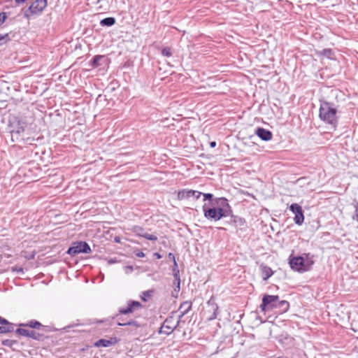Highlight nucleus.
I'll return each mask as SVG.
<instances>
[{
	"label": "nucleus",
	"instance_id": "f257e3e1",
	"mask_svg": "<svg viewBox=\"0 0 358 358\" xmlns=\"http://www.w3.org/2000/svg\"><path fill=\"white\" fill-rule=\"evenodd\" d=\"M216 203L219 207L207 208L206 204L203 206L204 217L207 220L216 222L222 217L231 215L232 210L226 198H217Z\"/></svg>",
	"mask_w": 358,
	"mask_h": 358
},
{
	"label": "nucleus",
	"instance_id": "f03ea898",
	"mask_svg": "<svg viewBox=\"0 0 358 358\" xmlns=\"http://www.w3.org/2000/svg\"><path fill=\"white\" fill-rule=\"evenodd\" d=\"M337 109L333 103L322 101L320 102L319 117L320 118L330 124L334 129L338 125Z\"/></svg>",
	"mask_w": 358,
	"mask_h": 358
},
{
	"label": "nucleus",
	"instance_id": "7ed1b4c3",
	"mask_svg": "<svg viewBox=\"0 0 358 358\" xmlns=\"http://www.w3.org/2000/svg\"><path fill=\"white\" fill-rule=\"evenodd\" d=\"M313 264V260L308 259L305 260L302 256H293L291 255L289 257V264L290 268L299 273H303L309 271Z\"/></svg>",
	"mask_w": 358,
	"mask_h": 358
},
{
	"label": "nucleus",
	"instance_id": "20e7f679",
	"mask_svg": "<svg viewBox=\"0 0 358 358\" xmlns=\"http://www.w3.org/2000/svg\"><path fill=\"white\" fill-rule=\"evenodd\" d=\"M278 296L264 294L259 308L262 312H267L277 308Z\"/></svg>",
	"mask_w": 358,
	"mask_h": 358
},
{
	"label": "nucleus",
	"instance_id": "39448f33",
	"mask_svg": "<svg viewBox=\"0 0 358 358\" xmlns=\"http://www.w3.org/2000/svg\"><path fill=\"white\" fill-rule=\"evenodd\" d=\"M47 6V0H36L24 13V17L29 18L34 14H39Z\"/></svg>",
	"mask_w": 358,
	"mask_h": 358
},
{
	"label": "nucleus",
	"instance_id": "423d86ee",
	"mask_svg": "<svg viewBox=\"0 0 358 358\" xmlns=\"http://www.w3.org/2000/svg\"><path fill=\"white\" fill-rule=\"evenodd\" d=\"M90 252V245L86 242L83 241L74 243L67 250V253L71 256H76L80 253L88 254Z\"/></svg>",
	"mask_w": 358,
	"mask_h": 358
},
{
	"label": "nucleus",
	"instance_id": "0eeeda50",
	"mask_svg": "<svg viewBox=\"0 0 358 358\" xmlns=\"http://www.w3.org/2000/svg\"><path fill=\"white\" fill-rule=\"evenodd\" d=\"M143 308L142 304L137 301L129 300L127 301L126 307H122L118 309L119 315H127Z\"/></svg>",
	"mask_w": 358,
	"mask_h": 358
},
{
	"label": "nucleus",
	"instance_id": "6e6552de",
	"mask_svg": "<svg viewBox=\"0 0 358 358\" xmlns=\"http://www.w3.org/2000/svg\"><path fill=\"white\" fill-rule=\"evenodd\" d=\"M173 317H167L162 324L159 333L165 335L171 334L180 323V319L176 322V324H173Z\"/></svg>",
	"mask_w": 358,
	"mask_h": 358
},
{
	"label": "nucleus",
	"instance_id": "1a4fd4ad",
	"mask_svg": "<svg viewBox=\"0 0 358 358\" xmlns=\"http://www.w3.org/2000/svg\"><path fill=\"white\" fill-rule=\"evenodd\" d=\"M218 306L212 298L206 303V310L205 314L207 315V320L210 321L215 320L217 316Z\"/></svg>",
	"mask_w": 358,
	"mask_h": 358
},
{
	"label": "nucleus",
	"instance_id": "9d476101",
	"mask_svg": "<svg viewBox=\"0 0 358 358\" xmlns=\"http://www.w3.org/2000/svg\"><path fill=\"white\" fill-rule=\"evenodd\" d=\"M289 210L294 214V220L295 224L301 225L304 221V215L302 208L298 203H292L289 206Z\"/></svg>",
	"mask_w": 358,
	"mask_h": 358
},
{
	"label": "nucleus",
	"instance_id": "9b49d317",
	"mask_svg": "<svg viewBox=\"0 0 358 358\" xmlns=\"http://www.w3.org/2000/svg\"><path fill=\"white\" fill-rule=\"evenodd\" d=\"M17 334L20 336L29 337L36 341H40L43 338V335L37 332L35 330L27 329L25 328H18L15 331Z\"/></svg>",
	"mask_w": 358,
	"mask_h": 358
},
{
	"label": "nucleus",
	"instance_id": "f8f14e48",
	"mask_svg": "<svg viewBox=\"0 0 358 358\" xmlns=\"http://www.w3.org/2000/svg\"><path fill=\"white\" fill-rule=\"evenodd\" d=\"M123 315H119V313L116 315L115 317L117 320L118 326H134L136 327H138L140 326L137 321L132 319H125Z\"/></svg>",
	"mask_w": 358,
	"mask_h": 358
},
{
	"label": "nucleus",
	"instance_id": "ddd939ff",
	"mask_svg": "<svg viewBox=\"0 0 358 358\" xmlns=\"http://www.w3.org/2000/svg\"><path fill=\"white\" fill-rule=\"evenodd\" d=\"M116 337H112L110 339H99L94 343V346L97 348H107L117 343Z\"/></svg>",
	"mask_w": 358,
	"mask_h": 358
},
{
	"label": "nucleus",
	"instance_id": "4468645a",
	"mask_svg": "<svg viewBox=\"0 0 358 358\" xmlns=\"http://www.w3.org/2000/svg\"><path fill=\"white\" fill-rule=\"evenodd\" d=\"M255 134L259 137L262 140L268 141L272 138L273 134L269 130L266 129L259 127L256 129Z\"/></svg>",
	"mask_w": 358,
	"mask_h": 358
},
{
	"label": "nucleus",
	"instance_id": "2eb2a0df",
	"mask_svg": "<svg viewBox=\"0 0 358 358\" xmlns=\"http://www.w3.org/2000/svg\"><path fill=\"white\" fill-rule=\"evenodd\" d=\"M230 223L234 224L236 227H240L241 229L245 226V220L244 218L234 215L231 213Z\"/></svg>",
	"mask_w": 358,
	"mask_h": 358
},
{
	"label": "nucleus",
	"instance_id": "dca6fc26",
	"mask_svg": "<svg viewBox=\"0 0 358 358\" xmlns=\"http://www.w3.org/2000/svg\"><path fill=\"white\" fill-rule=\"evenodd\" d=\"M194 194L195 193L193 192L192 189H183L178 191V199L179 200L187 199L193 196V194Z\"/></svg>",
	"mask_w": 358,
	"mask_h": 358
},
{
	"label": "nucleus",
	"instance_id": "f3484780",
	"mask_svg": "<svg viewBox=\"0 0 358 358\" xmlns=\"http://www.w3.org/2000/svg\"><path fill=\"white\" fill-rule=\"evenodd\" d=\"M18 326L20 327H29L31 329H39L43 327V324L35 320H32L27 323H20Z\"/></svg>",
	"mask_w": 358,
	"mask_h": 358
},
{
	"label": "nucleus",
	"instance_id": "a211bd4d",
	"mask_svg": "<svg viewBox=\"0 0 358 358\" xmlns=\"http://www.w3.org/2000/svg\"><path fill=\"white\" fill-rule=\"evenodd\" d=\"M191 308H192V303L190 301L183 302L180 305V308H179V310H182L179 319L180 320V318L182 317H183L185 315H186L190 310Z\"/></svg>",
	"mask_w": 358,
	"mask_h": 358
},
{
	"label": "nucleus",
	"instance_id": "6ab92c4d",
	"mask_svg": "<svg viewBox=\"0 0 358 358\" xmlns=\"http://www.w3.org/2000/svg\"><path fill=\"white\" fill-rule=\"evenodd\" d=\"M115 22H116V20L115 17H108L102 19L100 21V25L101 27H112L113 25H114L115 24Z\"/></svg>",
	"mask_w": 358,
	"mask_h": 358
},
{
	"label": "nucleus",
	"instance_id": "aec40b11",
	"mask_svg": "<svg viewBox=\"0 0 358 358\" xmlns=\"http://www.w3.org/2000/svg\"><path fill=\"white\" fill-rule=\"evenodd\" d=\"M15 324L9 322L6 324L0 326V334H7L14 331Z\"/></svg>",
	"mask_w": 358,
	"mask_h": 358
},
{
	"label": "nucleus",
	"instance_id": "412c9836",
	"mask_svg": "<svg viewBox=\"0 0 358 358\" xmlns=\"http://www.w3.org/2000/svg\"><path fill=\"white\" fill-rule=\"evenodd\" d=\"M289 307V303L288 301L285 300H280L278 297V301L277 304V308L280 309V311L285 313L288 310Z\"/></svg>",
	"mask_w": 358,
	"mask_h": 358
},
{
	"label": "nucleus",
	"instance_id": "4be33fe9",
	"mask_svg": "<svg viewBox=\"0 0 358 358\" xmlns=\"http://www.w3.org/2000/svg\"><path fill=\"white\" fill-rule=\"evenodd\" d=\"M262 278L264 280H268L273 274L272 269L267 266H262Z\"/></svg>",
	"mask_w": 358,
	"mask_h": 358
},
{
	"label": "nucleus",
	"instance_id": "5701e85b",
	"mask_svg": "<svg viewBox=\"0 0 358 358\" xmlns=\"http://www.w3.org/2000/svg\"><path fill=\"white\" fill-rule=\"evenodd\" d=\"M103 55H96L94 56L91 62V66L92 67H98L100 65V61L103 58Z\"/></svg>",
	"mask_w": 358,
	"mask_h": 358
},
{
	"label": "nucleus",
	"instance_id": "b1692460",
	"mask_svg": "<svg viewBox=\"0 0 358 358\" xmlns=\"http://www.w3.org/2000/svg\"><path fill=\"white\" fill-rule=\"evenodd\" d=\"M9 41H10V38L8 34H0V46L5 45Z\"/></svg>",
	"mask_w": 358,
	"mask_h": 358
},
{
	"label": "nucleus",
	"instance_id": "393cba45",
	"mask_svg": "<svg viewBox=\"0 0 358 358\" xmlns=\"http://www.w3.org/2000/svg\"><path fill=\"white\" fill-rule=\"evenodd\" d=\"M153 293V290L150 289L142 292V294L141 296V299L143 301H147L148 298L150 297Z\"/></svg>",
	"mask_w": 358,
	"mask_h": 358
},
{
	"label": "nucleus",
	"instance_id": "a878e982",
	"mask_svg": "<svg viewBox=\"0 0 358 358\" xmlns=\"http://www.w3.org/2000/svg\"><path fill=\"white\" fill-rule=\"evenodd\" d=\"M138 236H141V237H143L148 240H150V241H157V236L154 235V234H148V233H144V234H138Z\"/></svg>",
	"mask_w": 358,
	"mask_h": 358
},
{
	"label": "nucleus",
	"instance_id": "bb28decb",
	"mask_svg": "<svg viewBox=\"0 0 358 358\" xmlns=\"http://www.w3.org/2000/svg\"><path fill=\"white\" fill-rule=\"evenodd\" d=\"M16 343H17L16 341L10 340V339H5V340H3L1 342V344L3 345L10 347V348L13 347V345Z\"/></svg>",
	"mask_w": 358,
	"mask_h": 358
},
{
	"label": "nucleus",
	"instance_id": "cd10ccee",
	"mask_svg": "<svg viewBox=\"0 0 358 358\" xmlns=\"http://www.w3.org/2000/svg\"><path fill=\"white\" fill-rule=\"evenodd\" d=\"M162 54L165 57H170L172 55V50L171 48L166 47L162 49Z\"/></svg>",
	"mask_w": 358,
	"mask_h": 358
},
{
	"label": "nucleus",
	"instance_id": "c85d7f7f",
	"mask_svg": "<svg viewBox=\"0 0 358 358\" xmlns=\"http://www.w3.org/2000/svg\"><path fill=\"white\" fill-rule=\"evenodd\" d=\"M24 127L23 126H18L16 130L13 129L11 131L12 136H13L15 134H20L21 133L24 132Z\"/></svg>",
	"mask_w": 358,
	"mask_h": 358
},
{
	"label": "nucleus",
	"instance_id": "c756f323",
	"mask_svg": "<svg viewBox=\"0 0 358 358\" xmlns=\"http://www.w3.org/2000/svg\"><path fill=\"white\" fill-rule=\"evenodd\" d=\"M333 51L330 48L323 49L322 51L321 52V55L327 56V57H330Z\"/></svg>",
	"mask_w": 358,
	"mask_h": 358
},
{
	"label": "nucleus",
	"instance_id": "7c9ffc66",
	"mask_svg": "<svg viewBox=\"0 0 358 358\" xmlns=\"http://www.w3.org/2000/svg\"><path fill=\"white\" fill-rule=\"evenodd\" d=\"M7 14L5 12L0 13V26H1L7 19Z\"/></svg>",
	"mask_w": 358,
	"mask_h": 358
},
{
	"label": "nucleus",
	"instance_id": "2f4dec72",
	"mask_svg": "<svg viewBox=\"0 0 358 358\" xmlns=\"http://www.w3.org/2000/svg\"><path fill=\"white\" fill-rule=\"evenodd\" d=\"M180 272H174L173 273L174 280L175 281H178V288L180 289Z\"/></svg>",
	"mask_w": 358,
	"mask_h": 358
},
{
	"label": "nucleus",
	"instance_id": "473e14b6",
	"mask_svg": "<svg viewBox=\"0 0 358 358\" xmlns=\"http://www.w3.org/2000/svg\"><path fill=\"white\" fill-rule=\"evenodd\" d=\"M202 195L203 196V201L212 200L213 198V194H212L210 193H206V194L202 193Z\"/></svg>",
	"mask_w": 358,
	"mask_h": 358
},
{
	"label": "nucleus",
	"instance_id": "72a5a7b5",
	"mask_svg": "<svg viewBox=\"0 0 358 358\" xmlns=\"http://www.w3.org/2000/svg\"><path fill=\"white\" fill-rule=\"evenodd\" d=\"M352 219L358 222V203H356L355 205V213L353 215Z\"/></svg>",
	"mask_w": 358,
	"mask_h": 358
},
{
	"label": "nucleus",
	"instance_id": "f704fd0d",
	"mask_svg": "<svg viewBox=\"0 0 358 358\" xmlns=\"http://www.w3.org/2000/svg\"><path fill=\"white\" fill-rule=\"evenodd\" d=\"M193 192H194L195 194H193V196H192V197H194L196 199H199V197L201 196V195H202V193H201V192L196 191V190H193Z\"/></svg>",
	"mask_w": 358,
	"mask_h": 358
},
{
	"label": "nucleus",
	"instance_id": "c9c22d12",
	"mask_svg": "<svg viewBox=\"0 0 358 358\" xmlns=\"http://www.w3.org/2000/svg\"><path fill=\"white\" fill-rule=\"evenodd\" d=\"M173 273L174 272H180L178 266V264L176 262H173Z\"/></svg>",
	"mask_w": 358,
	"mask_h": 358
},
{
	"label": "nucleus",
	"instance_id": "e433bc0d",
	"mask_svg": "<svg viewBox=\"0 0 358 358\" xmlns=\"http://www.w3.org/2000/svg\"><path fill=\"white\" fill-rule=\"evenodd\" d=\"M10 322L0 316V324H6Z\"/></svg>",
	"mask_w": 358,
	"mask_h": 358
},
{
	"label": "nucleus",
	"instance_id": "4c0bfd02",
	"mask_svg": "<svg viewBox=\"0 0 358 358\" xmlns=\"http://www.w3.org/2000/svg\"><path fill=\"white\" fill-rule=\"evenodd\" d=\"M135 255L138 257H145V254L142 251H138V252H136Z\"/></svg>",
	"mask_w": 358,
	"mask_h": 358
},
{
	"label": "nucleus",
	"instance_id": "58836bf2",
	"mask_svg": "<svg viewBox=\"0 0 358 358\" xmlns=\"http://www.w3.org/2000/svg\"><path fill=\"white\" fill-rule=\"evenodd\" d=\"M169 259H171V260H173V262H176V261L175 256H174V255H173V253L170 252V253L169 254Z\"/></svg>",
	"mask_w": 358,
	"mask_h": 358
},
{
	"label": "nucleus",
	"instance_id": "ea45409f",
	"mask_svg": "<svg viewBox=\"0 0 358 358\" xmlns=\"http://www.w3.org/2000/svg\"><path fill=\"white\" fill-rule=\"evenodd\" d=\"M136 232L137 233V234L138 235V234H144L145 232H143V229L141 227H138L137 229V230H136Z\"/></svg>",
	"mask_w": 358,
	"mask_h": 358
},
{
	"label": "nucleus",
	"instance_id": "a19ab883",
	"mask_svg": "<svg viewBox=\"0 0 358 358\" xmlns=\"http://www.w3.org/2000/svg\"><path fill=\"white\" fill-rule=\"evenodd\" d=\"M154 256H155L157 259H161V258H162V255H161L159 253H158V252H155V253H154Z\"/></svg>",
	"mask_w": 358,
	"mask_h": 358
},
{
	"label": "nucleus",
	"instance_id": "79ce46f5",
	"mask_svg": "<svg viewBox=\"0 0 358 358\" xmlns=\"http://www.w3.org/2000/svg\"><path fill=\"white\" fill-rule=\"evenodd\" d=\"M26 1H27V0H15V3H16L17 4H21V3H24V2H25Z\"/></svg>",
	"mask_w": 358,
	"mask_h": 358
},
{
	"label": "nucleus",
	"instance_id": "37998d69",
	"mask_svg": "<svg viewBox=\"0 0 358 358\" xmlns=\"http://www.w3.org/2000/svg\"><path fill=\"white\" fill-rule=\"evenodd\" d=\"M210 145L211 148H215L216 146V142H215V141L210 142Z\"/></svg>",
	"mask_w": 358,
	"mask_h": 358
},
{
	"label": "nucleus",
	"instance_id": "c03bdc74",
	"mask_svg": "<svg viewBox=\"0 0 358 358\" xmlns=\"http://www.w3.org/2000/svg\"><path fill=\"white\" fill-rule=\"evenodd\" d=\"M115 241L116 243H120V238H119V237H115Z\"/></svg>",
	"mask_w": 358,
	"mask_h": 358
},
{
	"label": "nucleus",
	"instance_id": "a18cd8bd",
	"mask_svg": "<svg viewBox=\"0 0 358 358\" xmlns=\"http://www.w3.org/2000/svg\"><path fill=\"white\" fill-rule=\"evenodd\" d=\"M174 284L178 286V281H175L174 280Z\"/></svg>",
	"mask_w": 358,
	"mask_h": 358
},
{
	"label": "nucleus",
	"instance_id": "49530a36",
	"mask_svg": "<svg viewBox=\"0 0 358 358\" xmlns=\"http://www.w3.org/2000/svg\"><path fill=\"white\" fill-rule=\"evenodd\" d=\"M277 358H287V357H282V356H281V357H277Z\"/></svg>",
	"mask_w": 358,
	"mask_h": 358
},
{
	"label": "nucleus",
	"instance_id": "de8ad7c7",
	"mask_svg": "<svg viewBox=\"0 0 358 358\" xmlns=\"http://www.w3.org/2000/svg\"><path fill=\"white\" fill-rule=\"evenodd\" d=\"M304 255H305L306 256V257L308 258V257L309 254H304Z\"/></svg>",
	"mask_w": 358,
	"mask_h": 358
}]
</instances>
